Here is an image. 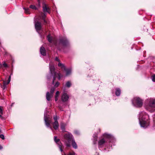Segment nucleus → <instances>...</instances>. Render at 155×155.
Segmentation results:
<instances>
[{"label":"nucleus","mask_w":155,"mask_h":155,"mask_svg":"<svg viewBox=\"0 0 155 155\" xmlns=\"http://www.w3.org/2000/svg\"><path fill=\"white\" fill-rule=\"evenodd\" d=\"M59 85V83L58 82H56L55 83V84L54 85V86L56 87H58Z\"/></svg>","instance_id":"29"},{"label":"nucleus","mask_w":155,"mask_h":155,"mask_svg":"<svg viewBox=\"0 0 155 155\" xmlns=\"http://www.w3.org/2000/svg\"><path fill=\"white\" fill-rule=\"evenodd\" d=\"M3 148L0 145V150L2 149Z\"/></svg>","instance_id":"39"},{"label":"nucleus","mask_w":155,"mask_h":155,"mask_svg":"<svg viewBox=\"0 0 155 155\" xmlns=\"http://www.w3.org/2000/svg\"><path fill=\"white\" fill-rule=\"evenodd\" d=\"M104 135L105 137H107L108 138H110L111 137V135L110 134H104Z\"/></svg>","instance_id":"25"},{"label":"nucleus","mask_w":155,"mask_h":155,"mask_svg":"<svg viewBox=\"0 0 155 155\" xmlns=\"http://www.w3.org/2000/svg\"><path fill=\"white\" fill-rule=\"evenodd\" d=\"M53 127L55 130H57L58 128L59 124L58 121H54L53 123Z\"/></svg>","instance_id":"15"},{"label":"nucleus","mask_w":155,"mask_h":155,"mask_svg":"<svg viewBox=\"0 0 155 155\" xmlns=\"http://www.w3.org/2000/svg\"><path fill=\"white\" fill-rule=\"evenodd\" d=\"M47 38L48 41L49 42H51L52 40V37L49 35H48L47 36Z\"/></svg>","instance_id":"22"},{"label":"nucleus","mask_w":155,"mask_h":155,"mask_svg":"<svg viewBox=\"0 0 155 155\" xmlns=\"http://www.w3.org/2000/svg\"><path fill=\"white\" fill-rule=\"evenodd\" d=\"M49 68L50 72V74L48 75L47 79H50L51 78V76H53V80L52 82V84H54V80L55 78L58 77V79L60 80L61 78L62 77L60 73H57L54 71V66L51 65V63L49 64Z\"/></svg>","instance_id":"1"},{"label":"nucleus","mask_w":155,"mask_h":155,"mask_svg":"<svg viewBox=\"0 0 155 155\" xmlns=\"http://www.w3.org/2000/svg\"><path fill=\"white\" fill-rule=\"evenodd\" d=\"M43 10L44 13L45 12L50 13V9L48 5L46 4H44L43 6Z\"/></svg>","instance_id":"11"},{"label":"nucleus","mask_w":155,"mask_h":155,"mask_svg":"<svg viewBox=\"0 0 155 155\" xmlns=\"http://www.w3.org/2000/svg\"><path fill=\"white\" fill-rule=\"evenodd\" d=\"M24 9H25V12L26 14H30V13L28 11L29 8H24Z\"/></svg>","instance_id":"27"},{"label":"nucleus","mask_w":155,"mask_h":155,"mask_svg":"<svg viewBox=\"0 0 155 155\" xmlns=\"http://www.w3.org/2000/svg\"><path fill=\"white\" fill-rule=\"evenodd\" d=\"M66 85L67 87H69L71 86V83L70 81H68L66 83Z\"/></svg>","instance_id":"24"},{"label":"nucleus","mask_w":155,"mask_h":155,"mask_svg":"<svg viewBox=\"0 0 155 155\" xmlns=\"http://www.w3.org/2000/svg\"><path fill=\"white\" fill-rule=\"evenodd\" d=\"M54 119L55 121H57L58 118H57V116H55L54 117Z\"/></svg>","instance_id":"34"},{"label":"nucleus","mask_w":155,"mask_h":155,"mask_svg":"<svg viewBox=\"0 0 155 155\" xmlns=\"http://www.w3.org/2000/svg\"><path fill=\"white\" fill-rule=\"evenodd\" d=\"M146 103L148 106L146 108V109L150 112H153L155 111V99L153 98H148L146 101Z\"/></svg>","instance_id":"3"},{"label":"nucleus","mask_w":155,"mask_h":155,"mask_svg":"<svg viewBox=\"0 0 155 155\" xmlns=\"http://www.w3.org/2000/svg\"><path fill=\"white\" fill-rule=\"evenodd\" d=\"M69 98L68 95L65 92H64L61 96V100L63 102H65L68 101Z\"/></svg>","instance_id":"9"},{"label":"nucleus","mask_w":155,"mask_h":155,"mask_svg":"<svg viewBox=\"0 0 155 155\" xmlns=\"http://www.w3.org/2000/svg\"><path fill=\"white\" fill-rule=\"evenodd\" d=\"M0 138L3 140L4 139H5L4 136L3 134H1L0 135Z\"/></svg>","instance_id":"32"},{"label":"nucleus","mask_w":155,"mask_h":155,"mask_svg":"<svg viewBox=\"0 0 155 155\" xmlns=\"http://www.w3.org/2000/svg\"><path fill=\"white\" fill-rule=\"evenodd\" d=\"M54 140L55 142L58 144L59 148L61 152L63 151V150L62 149V145L61 143L60 142V140L59 139H57V137L55 136L54 138Z\"/></svg>","instance_id":"10"},{"label":"nucleus","mask_w":155,"mask_h":155,"mask_svg":"<svg viewBox=\"0 0 155 155\" xmlns=\"http://www.w3.org/2000/svg\"><path fill=\"white\" fill-rule=\"evenodd\" d=\"M55 89L54 87H52L51 88L50 91V93L49 92H47L46 94V98L48 101L51 100V98L53 97V93Z\"/></svg>","instance_id":"7"},{"label":"nucleus","mask_w":155,"mask_h":155,"mask_svg":"<svg viewBox=\"0 0 155 155\" xmlns=\"http://www.w3.org/2000/svg\"><path fill=\"white\" fill-rule=\"evenodd\" d=\"M45 17L46 15L45 14V13H44V15L42 16V19L44 21L45 23H47V20L45 19Z\"/></svg>","instance_id":"20"},{"label":"nucleus","mask_w":155,"mask_h":155,"mask_svg":"<svg viewBox=\"0 0 155 155\" xmlns=\"http://www.w3.org/2000/svg\"><path fill=\"white\" fill-rule=\"evenodd\" d=\"M71 142H72L71 144H72V146L74 148V149H77V145L76 143L75 142V141L73 139V140H72Z\"/></svg>","instance_id":"17"},{"label":"nucleus","mask_w":155,"mask_h":155,"mask_svg":"<svg viewBox=\"0 0 155 155\" xmlns=\"http://www.w3.org/2000/svg\"><path fill=\"white\" fill-rule=\"evenodd\" d=\"M97 137L96 136H95L94 137V138L93 140V143L94 144H95L97 143Z\"/></svg>","instance_id":"23"},{"label":"nucleus","mask_w":155,"mask_h":155,"mask_svg":"<svg viewBox=\"0 0 155 155\" xmlns=\"http://www.w3.org/2000/svg\"><path fill=\"white\" fill-rule=\"evenodd\" d=\"M60 43L64 46H65L68 44V41L66 38H63L60 39Z\"/></svg>","instance_id":"13"},{"label":"nucleus","mask_w":155,"mask_h":155,"mask_svg":"<svg viewBox=\"0 0 155 155\" xmlns=\"http://www.w3.org/2000/svg\"><path fill=\"white\" fill-rule=\"evenodd\" d=\"M105 142V140L104 138L100 140L98 142L99 146L103 145Z\"/></svg>","instance_id":"16"},{"label":"nucleus","mask_w":155,"mask_h":155,"mask_svg":"<svg viewBox=\"0 0 155 155\" xmlns=\"http://www.w3.org/2000/svg\"><path fill=\"white\" fill-rule=\"evenodd\" d=\"M58 66L59 67H61L62 69H63L64 71H66V76H68L69 75L71 72V70L70 69H66L64 65L60 62H59L58 64Z\"/></svg>","instance_id":"8"},{"label":"nucleus","mask_w":155,"mask_h":155,"mask_svg":"<svg viewBox=\"0 0 155 155\" xmlns=\"http://www.w3.org/2000/svg\"><path fill=\"white\" fill-rule=\"evenodd\" d=\"M3 65L5 67H7V64L5 63L4 62L3 64Z\"/></svg>","instance_id":"35"},{"label":"nucleus","mask_w":155,"mask_h":155,"mask_svg":"<svg viewBox=\"0 0 155 155\" xmlns=\"http://www.w3.org/2000/svg\"><path fill=\"white\" fill-rule=\"evenodd\" d=\"M73 139V135L70 133H68L64 135L63 141L67 147L71 146V142Z\"/></svg>","instance_id":"4"},{"label":"nucleus","mask_w":155,"mask_h":155,"mask_svg":"<svg viewBox=\"0 0 155 155\" xmlns=\"http://www.w3.org/2000/svg\"><path fill=\"white\" fill-rule=\"evenodd\" d=\"M75 153L74 152H70L68 155H74Z\"/></svg>","instance_id":"33"},{"label":"nucleus","mask_w":155,"mask_h":155,"mask_svg":"<svg viewBox=\"0 0 155 155\" xmlns=\"http://www.w3.org/2000/svg\"><path fill=\"white\" fill-rule=\"evenodd\" d=\"M40 52L41 54L43 56L46 55V52L45 49L43 47H41L40 48Z\"/></svg>","instance_id":"14"},{"label":"nucleus","mask_w":155,"mask_h":155,"mask_svg":"<svg viewBox=\"0 0 155 155\" xmlns=\"http://www.w3.org/2000/svg\"><path fill=\"white\" fill-rule=\"evenodd\" d=\"M149 118V116L144 112H142L140 113L139 119L141 127H146L147 126V123Z\"/></svg>","instance_id":"2"},{"label":"nucleus","mask_w":155,"mask_h":155,"mask_svg":"<svg viewBox=\"0 0 155 155\" xmlns=\"http://www.w3.org/2000/svg\"><path fill=\"white\" fill-rule=\"evenodd\" d=\"M0 114H3V110L2 107L0 106Z\"/></svg>","instance_id":"31"},{"label":"nucleus","mask_w":155,"mask_h":155,"mask_svg":"<svg viewBox=\"0 0 155 155\" xmlns=\"http://www.w3.org/2000/svg\"><path fill=\"white\" fill-rule=\"evenodd\" d=\"M55 60L56 61H59V59L57 57H56L55 58Z\"/></svg>","instance_id":"37"},{"label":"nucleus","mask_w":155,"mask_h":155,"mask_svg":"<svg viewBox=\"0 0 155 155\" xmlns=\"http://www.w3.org/2000/svg\"><path fill=\"white\" fill-rule=\"evenodd\" d=\"M74 133L75 134H78V132L77 131H74Z\"/></svg>","instance_id":"38"},{"label":"nucleus","mask_w":155,"mask_h":155,"mask_svg":"<svg viewBox=\"0 0 155 155\" xmlns=\"http://www.w3.org/2000/svg\"><path fill=\"white\" fill-rule=\"evenodd\" d=\"M152 80L153 82H155V74L153 75L152 77Z\"/></svg>","instance_id":"28"},{"label":"nucleus","mask_w":155,"mask_h":155,"mask_svg":"<svg viewBox=\"0 0 155 155\" xmlns=\"http://www.w3.org/2000/svg\"><path fill=\"white\" fill-rule=\"evenodd\" d=\"M153 121H154V123L155 124V117H154Z\"/></svg>","instance_id":"41"},{"label":"nucleus","mask_w":155,"mask_h":155,"mask_svg":"<svg viewBox=\"0 0 155 155\" xmlns=\"http://www.w3.org/2000/svg\"><path fill=\"white\" fill-rule=\"evenodd\" d=\"M58 97L55 96V101H57L58 100Z\"/></svg>","instance_id":"36"},{"label":"nucleus","mask_w":155,"mask_h":155,"mask_svg":"<svg viewBox=\"0 0 155 155\" xmlns=\"http://www.w3.org/2000/svg\"><path fill=\"white\" fill-rule=\"evenodd\" d=\"M38 5L39 6H40V3H38Z\"/></svg>","instance_id":"43"},{"label":"nucleus","mask_w":155,"mask_h":155,"mask_svg":"<svg viewBox=\"0 0 155 155\" xmlns=\"http://www.w3.org/2000/svg\"><path fill=\"white\" fill-rule=\"evenodd\" d=\"M44 120L45 122V124L47 127H49L50 129L52 130L53 129L52 127H50V124L52 123V119L49 117H48L45 115V114H44Z\"/></svg>","instance_id":"6"},{"label":"nucleus","mask_w":155,"mask_h":155,"mask_svg":"<svg viewBox=\"0 0 155 155\" xmlns=\"http://www.w3.org/2000/svg\"><path fill=\"white\" fill-rule=\"evenodd\" d=\"M65 124L63 123H61V128L62 131H65Z\"/></svg>","instance_id":"21"},{"label":"nucleus","mask_w":155,"mask_h":155,"mask_svg":"<svg viewBox=\"0 0 155 155\" xmlns=\"http://www.w3.org/2000/svg\"><path fill=\"white\" fill-rule=\"evenodd\" d=\"M2 118V115L0 114V118Z\"/></svg>","instance_id":"42"},{"label":"nucleus","mask_w":155,"mask_h":155,"mask_svg":"<svg viewBox=\"0 0 155 155\" xmlns=\"http://www.w3.org/2000/svg\"><path fill=\"white\" fill-rule=\"evenodd\" d=\"M11 81V76H10L9 77L7 81H4L3 82V84L4 85H5L8 84Z\"/></svg>","instance_id":"19"},{"label":"nucleus","mask_w":155,"mask_h":155,"mask_svg":"<svg viewBox=\"0 0 155 155\" xmlns=\"http://www.w3.org/2000/svg\"><path fill=\"white\" fill-rule=\"evenodd\" d=\"M30 8H31L34 9L36 10V9H37L35 5H31L30 6Z\"/></svg>","instance_id":"26"},{"label":"nucleus","mask_w":155,"mask_h":155,"mask_svg":"<svg viewBox=\"0 0 155 155\" xmlns=\"http://www.w3.org/2000/svg\"><path fill=\"white\" fill-rule=\"evenodd\" d=\"M132 103L137 107H141L143 105V100L139 97H135L132 101Z\"/></svg>","instance_id":"5"},{"label":"nucleus","mask_w":155,"mask_h":155,"mask_svg":"<svg viewBox=\"0 0 155 155\" xmlns=\"http://www.w3.org/2000/svg\"><path fill=\"white\" fill-rule=\"evenodd\" d=\"M59 94H60V92L59 91H57L56 92V94H55V96H57V97H58L59 96Z\"/></svg>","instance_id":"30"},{"label":"nucleus","mask_w":155,"mask_h":155,"mask_svg":"<svg viewBox=\"0 0 155 155\" xmlns=\"http://www.w3.org/2000/svg\"><path fill=\"white\" fill-rule=\"evenodd\" d=\"M35 27L37 31L38 32L41 29V23L39 22H36L35 23Z\"/></svg>","instance_id":"12"},{"label":"nucleus","mask_w":155,"mask_h":155,"mask_svg":"<svg viewBox=\"0 0 155 155\" xmlns=\"http://www.w3.org/2000/svg\"><path fill=\"white\" fill-rule=\"evenodd\" d=\"M0 65H1V64H0Z\"/></svg>","instance_id":"44"},{"label":"nucleus","mask_w":155,"mask_h":155,"mask_svg":"<svg viewBox=\"0 0 155 155\" xmlns=\"http://www.w3.org/2000/svg\"><path fill=\"white\" fill-rule=\"evenodd\" d=\"M121 93L120 90L119 88H117L116 89L115 94L117 96H119Z\"/></svg>","instance_id":"18"},{"label":"nucleus","mask_w":155,"mask_h":155,"mask_svg":"<svg viewBox=\"0 0 155 155\" xmlns=\"http://www.w3.org/2000/svg\"><path fill=\"white\" fill-rule=\"evenodd\" d=\"M38 0V3H41V2H40V0Z\"/></svg>","instance_id":"40"}]
</instances>
